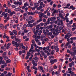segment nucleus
Segmentation results:
<instances>
[{"label": "nucleus", "instance_id": "4d7b16f0", "mask_svg": "<svg viewBox=\"0 0 76 76\" xmlns=\"http://www.w3.org/2000/svg\"><path fill=\"white\" fill-rule=\"evenodd\" d=\"M55 74L56 75H59V74H60V73H59V72H58V71H56V72L55 73Z\"/></svg>", "mask_w": 76, "mask_h": 76}, {"label": "nucleus", "instance_id": "bb28decb", "mask_svg": "<svg viewBox=\"0 0 76 76\" xmlns=\"http://www.w3.org/2000/svg\"><path fill=\"white\" fill-rule=\"evenodd\" d=\"M9 26V24H7L6 25H5L4 26V28L5 29H7V26Z\"/></svg>", "mask_w": 76, "mask_h": 76}, {"label": "nucleus", "instance_id": "cd10ccee", "mask_svg": "<svg viewBox=\"0 0 76 76\" xmlns=\"http://www.w3.org/2000/svg\"><path fill=\"white\" fill-rule=\"evenodd\" d=\"M64 38L65 39H67V41H68V42H69V41H70V38L67 37L66 39V38H65V36L64 37Z\"/></svg>", "mask_w": 76, "mask_h": 76}, {"label": "nucleus", "instance_id": "c03bdc74", "mask_svg": "<svg viewBox=\"0 0 76 76\" xmlns=\"http://www.w3.org/2000/svg\"><path fill=\"white\" fill-rule=\"evenodd\" d=\"M4 35L3 36V38L4 39L6 38V33H4Z\"/></svg>", "mask_w": 76, "mask_h": 76}, {"label": "nucleus", "instance_id": "aec40b11", "mask_svg": "<svg viewBox=\"0 0 76 76\" xmlns=\"http://www.w3.org/2000/svg\"><path fill=\"white\" fill-rule=\"evenodd\" d=\"M35 51L36 52H37V53H39L40 51V50H39V49H37V48H35Z\"/></svg>", "mask_w": 76, "mask_h": 76}, {"label": "nucleus", "instance_id": "79ce46f5", "mask_svg": "<svg viewBox=\"0 0 76 76\" xmlns=\"http://www.w3.org/2000/svg\"><path fill=\"white\" fill-rule=\"evenodd\" d=\"M76 23H73V25H72V27H73V28H75L76 27Z\"/></svg>", "mask_w": 76, "mask_h": 76}, {"label": "nucleus", "instance_id": "dca6fc26", "mask_svg": "<svg viewBox=\"0 0 76 76\" xmlns=\"http://www.w3.org/2000/svg\"><path fill=\"white\" fill-rule=\"evenodd\" d=\"M50 20H56V17H53L50 18Z\"/></svg>", "mask_w": 76, "mask_h": 76}, {"label": "nucleus", "instance_id": "39448f33", "mask_svg": "<svg viewBox=\"0 0 76 76\" xmlns=\"http://www.w3.org/2000/svg\"><path fill=\"white\" fill-rule=\"evenodd\" d=\"M72 34L69 33H68L65 36V39H66L67 38H70V37H72Z\"/></svg>", "mask_w": 76, "mask_h": 76}, {"label": "nucleus", "instance_id": "72a5a7b5", "mask_svg": "<svg viewBox=\"0 0 76 76\" xmlns=\"http://www.w3.org/2000/svg\"><path fill=\"white\" fill-rule=\"evenodd\" d=\"M9 10V8H8V7H7L6 8V9L5 10L4 12L6 13H7V12L8 10Z\"/></svg>", "mask_w": 76, "mask_h": 76}, {"label": "nucleus", "instance_id": "338daca9", "mask_svg": "<svg viewBox=\"0 0 76 76\" xmlns=\"http://www.w3.org/2000/svg\"><path fill=\"white\" fill-rule=\"evenodd\" d=\"M7 45L9 47L10 45H11V43H9L7 44Z\"/></svg>", "mask_w": 76, "mask_h": 76}, {"label": "nucleus", "instance_id": "603ef678", "mask_svg": "<svg viewBox=\"0 0 76 76\" xmlns=\"http://www.w3.org/2000/svg\"><path fill=\"white\" fill-rule=\"evenodd\" d=\"M4 58L5 60H6V61H7L8 60V58L7 57H5V58Z\"/></svg>", "mask_w": 76, "mask_h": 76}, {"label": "nucleus", "instance_id": "0eeeda50", "mask_svg": "<svg viewBox=\"0 0 76 76\" xmlns=\"http://www.w3.org/2000/svg\"><path fill=\"white\" fill-rule=\"evenodd\" d=\"M39 20H37L36 22L37 23H39V22H40L41 21H42V17H41L40 15H39Z\"/></svg>", "mask_w": 76, "mask_h": 76}, {"label": "nucleus", "instance_id": "4c0bfd02", "mask_svg": "<svg viewBox=\"0 0 76 76\" xmlns=\"http://www.w3.org/2000/svg\"><path fill=\"white\" fill-rule=\"evenodd\" d=\"M36 29H39V25H37L36 26Z\"/></svg>", "mask_w": 76, "mask_h": 76}, {"label": "nucleus", "instance_id": "7ed1b4c3", "mask_svg": "<svg viewBox=\"0 0 76 76\" xmlns=\"http://www.w3.org/2000/svg\"><path fill=\"white\" fill-rule=\"evenodd\" d=\"M12 44L13 45L14 44V45H15V47H19V44L17 42H15V41H13L12 42Z\"/></svg>", "mask_w": 76, "mask_h": 76}, {"label": "nucleus", "instance_id": "6e6d98bb", "mask_svg": "<svg viewBox=\"0 0 76 76\" xmlns=\"http://www.w3.org/2000/svg\"><path fill=\"white\" fill-rule=\"evenodd\" d=\"M27 56L29 57V56H30V53L29 52H27Z\"/></svg>", "mask_w": 76, "mask_h": 76}, {"label": "nucleus", "instance_id": "58836bf2", "mask_svg": "<svg viewBox=\"0 0 76 76\" xmlns=\"http://www.w3.org/2000/svg\"><path fill=\"white\" fill-rule=\"evenodd\" d=\"M24 5V6H25L26 7H27V6H28L27 2H26V3H25Z\"/></svg>", "mask_w": 76, "mask_h": 76}, {"label": "nucleus", "instance_id": "473e14b6", "mask_svg": "<svg viewBox=\"0 0 76 76\" xmlns=\"http://www.w3.org/2000/svg\"><path fill=\"white\" fill-rule=\"evenodd\" d=\"M12 75V73L10 72H9L7 74V76H11Z\"/></svg>", "mask_w": 76, "mask_h": 76}, {"label": "nucleus", "instance_id": "393cba45", "mask_svg": "<svg viewBox=\"0 0 76 76\" xmlns=\"http://www.w3.org/2000/svg\"><path fill=\"white\" fill-rule=\"evenodd\" d=\"M70 39V40H76V37H71Z\"/></svg>", "mask_w": 76, "mask_h": 76}, {"label": "nucleus", "instance_id": "0e129e2a", "mask_svg": "<svg viewBox=\"0 0 76 76\" xmlns=\"http://www.w3.org/2000/svg\"><path fill=\"white\" fill-rule=\"evenodd\" d=\"M56 6H57V4H53V7H54V8H55V7H56Z\"/></svg>", "mask_w": 76, "mask_h": 76}, {"label": "nucleus", "instance_id": "a19ab883", "mask_svg": "<svg viewBox=\"0 0 76 76\" xmlns=\"http://www.w3.org/2000/svg\"><path fill=\"white\" fill-rule=\"evenodd\" d=\"M67 53H70H70H72V51H70L69 50L67 49Z\"/></svg>", "mask_w": 76, "mask_h": 76}, {"label": "nucleus", "instance_id": "f8f14e48", "mask_svg": "<svg viewBox=\"0 0 76 76\" xmlns=\"http://www.w3.org/2000/svg\"><path fill=\"white\" fill-rule=\"evenodd\" d=\"M27 14L28 15H35V14H34V13H33V12H28L27 13Z\"/></svg>", "mask_w": 76, "mask_h": 76}, {"label": "nucleus", "instance_id": "5fc2aeb1", "mask_svg": "<svg viewBox=\"0 0 76 76\" xmlns=\"http://www.w3.org/2000/svg\"><path fill=\"white\" fill-rule=\"evenodd\" d=\"M49 47H50V46H48V47H47L46 48V50H49L50 48Z\"/></svg>", "mask_w": 76, "mask_h": 76}, {"label": "nucleus", "instance_id": "a18cd8bd", "mask_svg": "<svg viewBox=\"0 0 76 76\" xmlns=\"http://www.w3.org/2000/svg\"><path fill=\"white\" fill-rule=\"evenodd\" d=\"M12 8H13V9H14L15 8V7H16V6L12 5Z\"/></svg>", "mask_w": 76, "mask_h": 76}, {"label": "nucleus", "instance_id": "20e7f679", "mask_svg": "<svg viewBox=\"0 0 76 76\" xmlns=\"http://www.w3.org/2000/svg\"><path fill=\"white\" fill-rule=\"evenodd\" d=\"M1 64L4 65V66L5 67L7 66V64L5 63V61L4 60H3L0 61V64Z\"/></svg>", "mask_w": 76, "mask_h": 76}, {"label": "nucleus", "instance_id": "412c9836", "mask_svg": "<svg viewBox=\"0 0 76 76\" xmlns=\"http://www.w3.org/2000/svg\"><path fill=\"white\" fill-rule=\"evenodd\" d=\"M50 21H51V20H50V19L48 18V21H47L46 23H47V24H48H48H49Z\"/></svg>", "mask_w": 76, "mask_h": 76}, {"label": "nucleus", "instance_id": "69168bd1", "mask_svg": "<svg viewBox=\"0 0 76 76\" xmlns=\"http://www.w3.org/2000/svg\"><path fill=\"white\" fill-rule=\"evenodd\" d=\"M53 3H54V2H53V1H51V2H50V5H52L53 4Z\"/></svg>", "mask_w": 76, "mask_h": 76}, {"label": "nucleus", "instance_id": "a878e982", "mask_svg": "<svg viewBox=\"0 0 76 76\" xmlns=\"http://www.w3.org/2000/svg\"><path fill=\"white\" fill-rule=\"evenodd\" d=\"M68 71H69V73L70 74L71 73H72V71H71V68H68Z\"/></svg>", "mask_w": 76, "mask_h": 76}, {"label": "nucleus", "instance_id": "9d476101", "mask_svg": "<svg viewBox=\"0 0 76 76\" xmlns=\"http://www.w3.org/2000/svg\"><path fill=\"white\" fill-rule=\"evenodd\" d=\"M34 5L35 7H37L39 6V4L38 3V2H35L34 3Z\"/></svg>", "mask_w": 76, "mask_h": 76}, {"label": "nucleus", "instance_id": "ddd939ff", "mask_svg": "<svg viewBox=\"0 0 76 76\" xmlns=\"http://www.w3.org/2000/svg\"><path fill=\"white\" fill-rule=\"evenodd\" d=\"M33 49H34V45L31 44V48L29 50V52H31L32 50H33Z\"/></svg>", "mask_w": 76, "mask_h": 76}, {"label": "nucleus", "instance_id": "6ab92c4d", "mask_svg": "<svg viewBox=\"0 0 76 76\" xmlns=\"http://www.w3.org/2000/svg\"><path fill=\"white\" fill-rule=\"evenodd\" d=\"M59 22L61 23V26H63V20L61 19L59 20Z\"/></svg>", "mask_w": 76, "mask_h": 76}, {"label": "nucleus", "instance_id": "c756f323", "mask_svg": "<svg viewBox=\"0 0 76 76\" xmlns=\"http://www.w3.org/2000/svg\"><path fill=\"white\" fill-rule=\"evenodd\" d=\"M67 26L68 27H69V28H70V27H71V24L69 23H67Z\"/></svg>", "mask_w": 76, "mask_h": 76}, {"label": "nucleus", "instance_id": "b1692460", "mask_svg": "<svg viewBox=\"0 0 76 76\" xmlns=\"http://www.w3.org/2000/svg\"><path fill=\"white\" fill-rule=\"evenodd\" d=\"M18 4H19V5H22V2L21 1H17Z\"/></svg>", "mask_w": 76, "mask_h": 76}, {"label": "nucleus", "instance_id": "3c124183", "mask_svg": "<svg viewBox=\"0 0 76 76\" xmlns=\"http://www.w3.org/2000/svg\"><path fill=\"white\" fill-rule=\"evenodd\" d=\"M69 23H70V24H72V23H73V20H71L69 22Z\"/></svg>", "mask_w": 76, "mask_h": 76}, {"label": "nucleus", "instance_id": "c9c22d12", "mask_svg": "<svg viewBox=\"0 0 76 76\" xmlns=\"http://www.w3.org/2000/svg\"><path fill=\"white\" fill-rule=\"evenodd\" d=\"M66 22H67V23H68V22H69V19H68V18H67V17H66Z\"/></svg>", "mask_w": 76, "mask_h": 76}, {"label": "nucleus", "instance_id": "9b49d317", "mask_svg": "<svg viewBox=\"0 0 76 76\" xmlns=\"http://www.w3.org/2000/svg\"><path fill=\"white\" fill-rule=\"evenodd\" d=\"M43 50H41L40 51V53H42L41 55H40V56L41 57H42V56H44L45 55V53H44L43 52Z\"/></svg>", "mask_w": 76, "mask_h": 76}, {"label": "nucleus", "instance_id": "f257e3e1", "mask_svg": "<svg viewBox=\"0 0 76 76\" xmlns=\"http://www.w3.org/2000/svg\"><path fill=\"white\" fill-rule=\"evenodd\" d=\"M4 19H6L4 20V23H6V22L10 19V17L9 16L7 17V14L4 16Z\"/></svg>", "mask_w": 76, "mask_h": 76}, {"label": "nucleus", "instance_id": "e433bc0d", "mask_svg": "<svg viewBox=\"0 0 76 76\" xmlns=\"http://www.w3.org/2000/svg\"><path fill=\"white\" fill-rule=\"evenodd\" d=\"M48 35H49L50 36H52L53 33L51 32H49L48 33Z\"/></svg>", "mask_w": 76, "mask_h": 76}, {"label": "nucleus", "instance_id": "f03ea898", "mask_svg": "<svg viewBox=\"0 0 76 76\" xmlns=\"http://www.w3.org/2000/svg\"><path fill=\"white\" fill-rule=\"evenodd\" d=\"M57 60L56 59H51L50 61V63L51 64V65L53 64H54V63H56L57 62Z\"/></svg>", "mask_w": 76, "mask_h": 76}, {"label": "nucleus", "instance_id": "864d4df0", "mask_svg": "<svg viewBox=\"0 0 76 76\" xmlns=\"http://www.w3.org/2000/svg\"><path fill=\"white\" fill-rule=\"evenodd\" d=\"M4 70V69L0 68V71H1V72H3Z\"/></svg>", "mask_w": 76, "mask_h": 76}, {"label": "nucleus", "instance_id": "c85d7f7f", "mask_svg": "<svg viewBox=\"0 0 76 76\" xmlns=\"http://www.w3.org/2000/svg\"><path fill=\"white\" fill-rule=\"evenodd\" d=\"M42 31L44 34H45V35H47V32H45V29L43 30Z\"/></svg>", "mask_w": 76, "mask_h": 76}, {"label": "nucleus", "instance_id": "4be33fe9", "mask_svg": "<svg viewBox=\"0 0 76 76\" xmlns=\"http://www.w3.org/2000/svg\"><path fill=\"white\" fill-rule=\"evenodd\" d=\"M51 58H54V56H49V60H51Z\"/></svg>", "mask_w": 76, "mask_h": 76}, {"label": "nucleus", "instance_id": "2eb2a0df", "mask_svg": "<svg viewBox=\"0 0 76 76\" xmlns=\"http://www.w3.org/2000/svg\"><path fill=\"white\" fill-rule=\"evenodd\" d=\"M42 8V7L41 6H40L39 7H37V10H40Z\"/></svg>", "mask_w": 76, "mask_h": 76}, {"label": "nucleus", "instance_id": "de8ad7c7", "mask_svg": "<svg viewBox=\"0 0 76 76\" xmlns=\"http://www.w3.org/2000/svg\"><path fill=\"white\" fill-rule=\"evenodd\" d=\"M58 48V47L57 46H55L54 47V49L55 50H56V49Z\"/></svg>", "mask_w": 76, "mask_h": 76}, {"label": "nucleus", "instance_id": "4468645a", "mask_svg": "<svg viewBox=\"0 0 76 76\" xmlns=\"http://www.w3.org/2000/svg\"><path fill=\"white\" fill-rule=\"evenodd\" d=\"M15 11H13L12 12H11L10 13V16H12V15H15Z\"/></svg>", "mask_w": 76, "mask_h": 76}, {"label": "nucleus", "instance_id": "49530a36", "mask_svg": "<svg viewBox=\"0 0 76 76\" xmlns=\"http://www.w3.org/2000/svg\"><path fill=\"white\" fill-rule=\"evenodd\" d=\"M58 28H59H59H58V30H59V31H60V30H62V29H63V27L61 26L59 27V29H58Z\"/></svg>", "mask_w": 76, "mask_h": 76}, {"label": "nucleus", "instance_id": "052dcab7", "mask_svg": "<svg viewBox=\"0 0 76 76\" xmlns=\"http://www.w3.org/2000/svg\"><path fill=\"white\" fill-rule=\"evenodd\" d=\"M73 40H72L69 42V43H70V44H73Z\"/></svg>", "mask_w": 76, "mask_h": 76}, {"label": "nucleus", "instance_id": "680f3d73", "mask_svg": "<svg viewBox=\"0 0 76 76\" xmlns=\"http://www.w3.org/2000/svg\"><path fill=\"white\" fill-rule=\"evenodd\" d=\"M71 64L72 65V66H74V65H75V63H74V62L73 61L72 62Z\"/></svg>", "mask_w": 76, "mask_h": 76}, {"label": "nucleus", "instance_id": "09e8293b", "mask_svg": "<svg viewBox=\"0 0 76 76\" xmlns=\"http://www.w3.org/2000/svg\"><path fill=\"white\" fill-rule=\"evenodd\" d=\"M33 64L34 66H37V64L35 63Z\"/></svg>", "mask_w": 76, "mask_h": 76}, {"label": "nucleus", "instance_id": "6e6552de", "mask_svg": "<svg viewBox=\"0 0 76 76\" xmlns=\"http://www.w3.org/2000/svg\"><path fill=\"white\" fill-rule=\"evenodd\" d=\"M59 28V26H57V29L55 30V31L56 32H55V35H57L59 34V33L58 32V31H59V30H58Z\"/></svg>", "mask_w": 76, "mask_h": 76}, {"label": "nucleus", "instance_id": "7c9ffc66", "mask_svg": "<svg viewBox=\"0 0 76 76\" xmlns=\"http://www.w3.org/2000/svg\"><path fill=\"white\" fill-rule=\"evenodd\" d=\"M0 26L1 29H3L4 28V26L1 24H0Z\"/></svg>", "mask_w": 76, "mask_h": 76}, {"label": "nucleus", "instance_id": "5701e85b", "mask_svg": "<svg viewBox=\"0 0 76 76\" xmlns=\"http://www.w3.org/2000/svg\"><path fill=\"white\" fill-rule=\"evenodd\" d=\"M13 33H14V34L15 35H17V31H16V30H14L13 31Z\"/></svg>", "mask_w": 76, "mask_h": 76}, {"label": "nucleus", "instance_id": "13d9d810", "mask_svg": "<svg viewBox=\"0 0 76 76\" xmlns=\"http://www.w3.org/2000/svg\"><path fill=\"white\" fill-rule=\"evenodd\" d=\"M69 66L70 67H72V64L71 63H70L69 64Z\"/></svg>", "mask_w": 76, "mask_h": 76}, {"label": "nucleus", "instance_id": "e2e57ef3", "mask_svg": "<svg viewBox=\"0 0 76 76\" xmlns=\"http://www.w3.org/2000/svg\"><path fill=\"white\" fill-rule=\"evenodd\" d=\"M30 67V66H27L26 67L27 70H29Z\"/></svg>", "mask_w": 76, "mask_h": 76}, {"label": "nucleus", "instance_id": "a211bd4d", "mask_svg": "<svg viewBox=\"0 0 76 76\" xmlns=\"http://www.w3.org/2000/svg\"><path fill=\"white\" fill-rule=\"evenodd\" d=\"M70 74L71 76H76V74H75V73H74V72H72V73H71Z\"/></svg>", "mask_w": 76, "mask_h": 76}, {"label": "nucleus", "instance_id": "ea45409f", "mask_svg": "<svg viewBox=\"0 0 76 76\" xmlns=\"http://www.w3.org/2000/svg\"><path fill=\"white\" fill-rule=\"evenodd\" d=\"M70 42H68L66 43V48H67V47L68 46V45H69L70 44Z\"/></svg>", "mask_w": 76, "mask_h": 76}, {"label": "nucleus", "instance_id": "bf43d9fd", "mask_svg": "<svg viewBox=\"0 0 76 76\" xmlns=\"http://www.w3.org/2000/svg\"><path fill=\"white\" fill-rule=\"evenodd\" d=\"M29 56H26L25 58L26 60H28V59H29Z\"/></svg>", "mask_w": 76, "mask_h": 76}, {"label": "nucleus", "instance_id": "423d86ee", "mask_svg": "<svg viewBox=\"0 0 76 76\" xmlns=\"http://www.w3.org/2000/svg\"><path fill=\"white\" fill-rule=\"evenodd\" d=\"M60 9H58V12H59V16H63V14H62L63 13V10L60 11Z\"/></svg>", "mask_w": 76, "mask_h": 76}, {"label": "nucleus", "instance_id": "2f4dec72", "mask_svg": "<svg viewBox=\"0 0 76 76\" xmlns=\"http://www.w3.org/2000/svg\"><path fill=\"white\" fill-rule=\"evenodd\" d=\"M55 50H52V52H51V54H52V55H54V53H55Z\"/></svg>", "mask_w": 76, "mask_h": 76}, {"label": "nucleus", "instance_id": "f3484780", "mask_svg": "<svg viewBox=\"0 0 76 76\" xmlns=\"http://www.w3.org/2000/svg\"><path fill=\"white\" fill-rule=\"evenodd\" d=\"M44 69L46 71H48V66L47 65L44 66Z\"/></svg>", "mask_w": 76, "mask_h": 76}, {"label": "nucleus", "instance_id": "8fccbe9b", "mask_svg": "<svg viewBox=\"0 0 76 76\" xmlns=\"http://www.w3.org/2000/svg\"><path fill=\"white\" fill-rule=\"evenodd\" d=\"M24 33H27L28 32V30H27L25 29L24 30Z\"/></svg>", "mask_w": 76, "mask_h": 76}, {"label": "nucleus", "instance_id": "1a4fd4ad", "mask_svg": "<svg viewBox=\"0 0 76 76\" xmlns=\"http://www.w3.org/2000/svg\"><path fill=\"white\" fill-rule=\"evenodd\" d=\"M72 50H76V46H75V43L74 42L72 44Z\"/></svg>", "mask_w": 76, "mask_h": 76}, {"label": "nucleus", "instance_id": "774afa93", "mask_svg": "<svg viewBox=\"0 0 76 76\" xmlns=\"http://www.w3.org/2000/svg\"><path fill=\"white\" fill-rule=\"evenodd\" d=\"M43 56H44L43 57H44V58H46L47 57V55H44Z\"/></svg>", "mask_w": 76, "mask_h": 76}, {"label": "nucleus", "instance_id": "37998d69", "mask_svg": "<svg viewBox=\"0 0 76 76\" xmlns=\"http://www.w3.org/2000/svg\"><path fill=\"white\" fill-rule=\"evenodd\" d=\"M32 19V16H29L28 19H29V20H31Z\"/></svg>", "mask_w": 76, "mask_h": 76}, {"label": "nucleus", "instance_id": "f704fd0d", "mask_svg": "<svg viewBox=\"0 0 76 76\" xmlns=\"http://www.w3.org/2000/svg\"><path fill=\"white\" fill-rule=\"evenodd\" d=\"M7 15V13H5V12H3L2 14V16H5V15Z\"/></svg>", "mask_w": 76, "mask_h": 76}]
</instances>
